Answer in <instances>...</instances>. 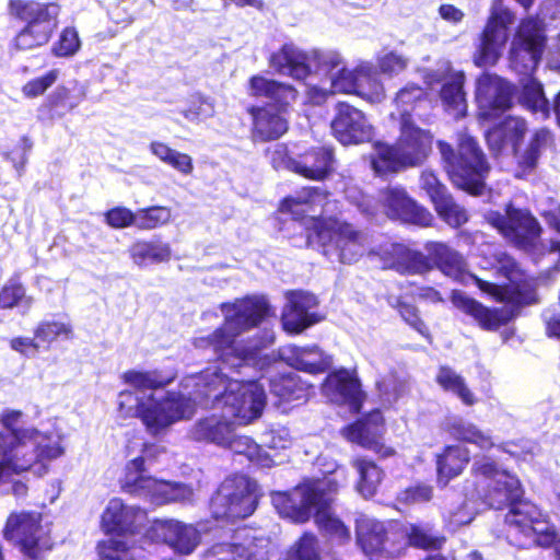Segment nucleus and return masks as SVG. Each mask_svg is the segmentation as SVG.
<instances>
[{"label":"nucleus","mask_w":560,"mask_h":560,"mask_svg":"<svg viewBox=\"0 0 560 560\" xmlns=\"http://www.w3.org/2000/svg\"><path fill=\"white\" fill-rule=\"evenodd\" d=\"M438 148L453 184L471 195H481L490 166L476 140L466 132H459L457 154L444 141H439Z\"/></svg>","instance_id":"9d476101"},{"label":"nucleus","mask_w":560,"mask_h":560,"mask_svg":"<svg viewBox=\"0 0 560 560\" xmlns=\"http://www.w3.org/2000/svg\"><path fill=\"white\" fill-rule=\"evenodd\" d=\"M486 139H487V142H488V145H489V149L498 154L500 152L503 151V149L510 144L509 143V140L506 139V137L504 136V132L500 126V124L495 127H493L492 129H490L487 135H486Z\"/></svg>","instance_id":"774afa93"},{"label":"nucleus","mask_w":560,"mask_h":560,"mask_svg":"<svg viewBox=\"0 0 560 560\" xmlns=\"http://www.w3.org/2000/svg\"><path fill=\"white\" fill-rule=\"evenodd\" d=\"M357 80V67L352 70L346 66L338 69L336 73H331L330 79V92L332 93H345L354 94Z\"/></svg>","instance_id":"3c124183"},{"label":"nucleus","mask_w":560,"mask_h":560,"mask_svg":"<svg viewBox=\"0 0 560 560\" xmlns=\"http://www.w3.org/2000/svg\"><path fill=\"white\" fill-rule=\"evenodd\" d=\"M434 207L439 215L451 226H460L468 220L466 210L454 202L450 194L439 200Z\"/></svg>","instance_id":"09e8293b"},{"label":"nucleus","mask_w":560,"mask_h":560,"mask_svg":"<svg viewBox=\"0 0 560 560\" xmlns=\"http://www.w3.org/2000/svg\"><path fill=\"white\" fill-rule=\"evenodd\" d=\"M381 199L385 212L390 219H398L420 226H428L432 222V214L418 206L399 187H390L382 191Z\"/></svg>","instance_id":"a878e982"},{"label":"nucleus","mask_w":560,"mask_h":560,"mask_svg":"<svg viewBox=\"0 0 560 560\" xmlns=\"http://www.w3.org/2000/svg\"><path fill=\"white\" fill-rule=\"evenodd\" d=\"M237 423L225 417L224 412L212 413L199 419L190 429L189 435L198 442L212 443L218 446H225L229 436L235 431Z\"/></svg>","instance_id":"c85d7f7f"},{"label":"nucleus","mask_w":560,"mask_h":560,"mask_svg":"<svg viewBox=\"0 0 560 560\" xmlns=\"http://www.w3.org/2000/svg\"><path fill=\"white\" fill-rule=\"evenodd\" d=\"M500 126L516 155L520 150V144L528 129L526 120L521 117L509 116Z\"/></svg>","instance_id":"8fccbe9b"},{"label":"nucleus","mask_w":560,"mask_h":560,"mask_svg":"<svg viewBox=\"0 0 560 560\" xmlns=\"http://www.w3.org/2000/svg\"><path fill=\"white\" fill-rule=\"evenodd\" d=\"M179 113L186 120L198 124L214 115V103L210 97L194 94L189 98L188 107L180 109Z\"/></svg>","instance_id":"49530a36"},{"label":"nucleus","mask_w":560,"mask_h":560,"mask_svg":"<svg viewBox=\"0 0 560 560\" xmlns=\"http://www.w3.org/2000/svg\"><path fill=\"white\" fill-rule=\"evenodd\" d=\"M24 299L26 306H31L32 299L25 298V290L21 284L11 283L0 292V308H11Z\"/></svg>","instance_id":"13d9d810"},{"label":"nucleus","mask_w":560,"mask_h":560,"mask_svg":"<svg viewBox=\"0 0 560 560\" xmlns=\"http://www.w3.org/2000/svg\"><path fill=\"white\" fill-rule=\"evenodd\" d=\"M423 91L420 86L411 84L402 88L396 95L395 105L399 115L400 125L410 120V114L423 102Z\"/></svg>","instance_id":"37998d69"},{"label":"nucleus","mask_w":560,"mask_h":560,"mask_svg":"<svg viewBox=\"0 0 560 560\" xmlns=\"http://www.w3.org/2000/svg\"><path fill=\"white\" fill-rule=\"evenodd\" d=\"M224 447L246 456L249 462L262 468H270L276 464V460L249 436L235 435L233 432Z\"/></svg>","instance_id":"e433bc0d"},{"label":"nucleus","mask_w":560,"mask_h":560,"mask_svg":"<svg viewBox=\"0 0 560 560\" xmlns=\"http://www.w3.org/2000/svg\"><path fill=\"white\" fill-rule=\"evenodd\" d=\"M59 78V70H49L44 75L28 81L22 89L27 97H36L44 94Z\"/></svg>","instance_id":"5fc2aeb1"},{"label":"nucleus","mask_w":560,"mask_h":560,"mask_svg":"<svg viewBox=\"0 0 560 560\" xmlns=\"http://www.w3.org/2000/svg\"><path fill=\"white\" fill-rule=\"evenodd\" d=\"M470 459V453L467 447L460 445L447 446L444 452L438 456V472L440 480L445 479V483L458 476Z\"/></svg>","instance_id":"c9c22d12"},{"label":"nucleus","mask_w":560,"mask_h":560,"mask_svg":"<svg viewBox=\"0 0 560 560\" xmlns=\"http://www.w3.org/2000/svg\"><path fill=\"white\" fill-rule=\"evenodd\" d=\"M10 347L26 358H35L40 350L39 342L35 337H15L11 339Z\"/></svg>","instance_id":"680f3d73"},{"label":"nucleus","mask_w":560,"mask_h":560,"mask_svg":"<svg viewBox=\"0 0 560 560\" xmlns=\"http://www.w3.org/2000/svg\"><path fill=\"white\" fill-rule=\"evenodd\" d=\"M555 143L553 133L545 127L536 129L523 151L516 153V160L520 167L524 171H533L544 151L551 148Z\"/></svg>","instance_id":"2f4dec72"},{"label":"nucleus","mask_w":560,"mask_h":560,"mask_svg":"<svg viewBox=\"0 0 560 560\" xmlns=\"http://www.w3.org/2000/svg\"><path fill=\"white\" fill-rule=\"evenodd\" d=\"M143 472V457L131 458L126 464L125 474L121 478L122 489L128 493L143 497L156 505L192 500L194 492L188 486L158 480L151 476H145Z\"/></svg>","instance_id":"2eb2a0df"},{"label":"nucleus","mask_w":560,"mask_h":560,"mask_svg":"<svg viewBox=\"0 0 560 560\" xmlns=\"http://www.w3.org/2000/svg\"><path fill=\"white\" fill-rule=\"evenodd\" d=\"M147 524L145 511L127 506L120 499H112L102 514V525L106 532L118 533L98 545L103 560H136L138 549L130 546L121 534L140 532Z\"/></svg>","instance_id":"f8f14e48"},{"label":"nucleus","mask_w":560,"mask_h":560,"mask_svg":"<svg viewBox=\"0 0 560 560\" xmlns=\"http://www.w3.org/2000/svg\"><path fill=\"white\" fill-rule=\"evenodd\" d=\"M259 499L255 480L244 475L226 478L211 499L215 518H244L254 513Z\"/></svg>","instance_id":"dca6fc26"},{"label":"nucleus","mask_w":560,"mask_h":560,"mask_svg":"<svg viewBox=\"0 0 560 560\" xmlns=\"http://www.w3.org/2000/svg\"><path fill=\"white\" fill-rule=\"evenodd\" d=\"M339 489L337 476L307 480L290 492H273L271 501L282 517L294 523H305L314 514L315 523L327 535L340 542L350 539V529L330 509Z\"/></svg>","instance_id":"39448f33"},{"label":"nucleus","mask_w":560,"mask_h":560,"mask_svg":"<svg viewBox=\"0 0 560 560\" xmlns=\"http://www.w3.org/2000/svg\"><path fill=\"white\" fill-rule=\"evenodd\" d=\"M432 498V489L429 486H418L404 491L399 499L406 503L427 502Z\"/></svg>","instance_id":"338daca9"},{"label":"nucleus","mask_w":560,"mask_h":560,"mask_svg":"<svg viewBox=\"0 0 560 560\" xmlns=\"http://www.w3.org/2000/svg\"><path fill=\"white\" fill-rule=\"evenodd\" d=\"M34 337L40 349L48 350L58 338L71 339L72 326L59 320H42L34 329Z\"/></svg>","instance_id":"a19ab883"},{"label":"nucleus","mask_w":560,"mask_h":560,"mask_svg":"<svg viewBox=\"0 0 560 560\" xmlns=\"http://www.w3.org/2000/svg\"><path fill=\"white\" fill-rule=\"evenodd\" d=\"M105 221L114 229L136 226V212L126 207H115L105 213Z\"/></svg>","instance_id":"6e6d98bb"},{"label":"nucleus","mask_w":560,"mask_h":560,"mask_svg":"<svg viewBox=\"0 0 560 560\" xmlns=\"http://www.w3.org/2000/svg\"><path fill=\"white\" fill-rule=\"evenodd\" d=\"M546 45L545 26L538 18H526L520 23L511 43L510 67L523 74L520 101L533 113L550 116L549 102L545 96L542 84L530 74L538 66Z\"/></svg>","instance_id":"0eeeda50"},{"label":"nucleus","mask_w":560,"mask_h":560,"mask_svg":"<svg viewBox=\"0 0 560 560\" xmlns=\"http://www.w3.org/2000/svg\"><path fill=\"white\" fill-rule=\"evenodd\" d=\"M221 311L224 315L222 327L206 337L196 338V348H211L225 364L237 368L254 362L260 350L273 343L275 332L270 329H264L247 345L236 341V337L258 326L269 315L270 306L265 296L250 295L223 303Z\"/></svg>","instance_id":"20e7f679"},{"label":"nucleus","mask_w":560,"mask_h":560,"mask_svg":"<svg viewBox=\"0 0 560 560\" xmlns=\"http://www.w3.org/2000/svg\"><path fill=\"white\" fill-rule=\"evenodd\" d=\"M384 419L378 410H373L364 419L342 429V435L350 442L374 451L382 457L394 454V450L383 443Z\"/></svg>","instance_id":"5701e85b"},{"label":"nucleus","mask_w":560,"mask_h":560,"mask_svg":"<svg viewBox=\"0 0 560 560\" xmlns=\"http://www.w3.org/2000/svg\"><path fill=\"white\" fill-rule=\"evenodd\" d=\"M354 94L371 103H380L385 98V89L371 62L362 61L357 66Z\"/></svg>","instance_id":"473e14b6"},{"label":"nucleus","mask_w":560,"mask_h":560,"mask_svg":"<svg viewBox=\"0 0 560 560\" xmlns=\"http://www.w3.org/2000/svg\"><path fill=\"white\" fill-rule=\"evenodd\" d=\"M172 211L167 207L153 206L136 211V226L140 230H154L171 221Z\"/></svg>","instance_id":"a18cd8bd"},{"label":"nucleus","mask_w":560,"mask_h":560,"mask_svg":"<svg viewBox=\"0 0 560 560\" xmlns=\"http://www.w3.org/2000/svg\"><path fill=\"white\" fill-rule=\"evenodd\" d=\"M513 86L497 74L485 73L476 83V102L481 119H493L511 107Z\"/></svg>","instance_id":"412c9836"},{"label":"nucleus","mask_w":560,"mask_h":560,"mask_svg":"<svg viewBox=\"0 0 560 560\" xmlns=\"http://www.w3.org/2000/svg\"><path fill=\"white\" fill-rule=\"evenodd\" d=\"M432 148L429 131L416 127L410 120L400 125V137L395 147L377 143L371 159V165L378 175L395 173L405 166L422 163Z\"/></svg>","instance_id":"9b49d317"},{"label":"nucleus","mask_w":560,"mask_h":560,"mask_svg":"<svg viewBox=\"0 0 560 560\" xmlns=\"http://www.w3.org/2000/svg\"><path fill=\"white\" fill-rule=\"evenodd\" d=\"M271 542L265 537H245L242 542L212 546L202 560H269Z\"/></svg>","instance_id":"bb28decb"},{"label":"nucleus","mask_w":560,"mask_h":560,"mask_svg":"<svg viewBox=\"0 0 560 560\" xmlns=\"http://www.w3.org/2000/svg\"><path fill=\"white\" fill-rule=\"evenodd\" d=\"M130 257L138 266L150 262L166 261L171 257V247L161 242L138 241L129 248Z\"/></svg>","instance_id":"58836bf2"},{"label":"nucleus","mask_w":560,"mask_h":560,"mask_svg":"<svg viewBox=\"0 0 560 560\" xmlns=\"http://www.w3.org/2000/svg\"><path fill=\"white\" fill-rule=\"evenodd\" d=\"M149 534L153 539L163 541L180 553H190L200 542V533L192 525L175 520H156Z\"/></svg>","instance_id":"b1692460"},{"label":"nucleus","mask_w":560,"mask_h":560,"mask_svg":"<svg viewBox=\"0 0 560 560\" xmlns=\"http://www.w3.org/2000/svg\"><path fill=\"white\" fill-rule=\"evenodd\" d=\"M400 316L406 320L411 327H413L419 334L424 337H429V330L424 323L418 316L417 310L415 306L401 303L399 305Z\"/></svg>","instance_id":"0e129e2a"},{"label":"nucleus","mask_w":560,"mask_h":560,"mask_svg":"<svg viewBox=\"0 0 560 560\" xmlns=\"http://www.w3.org/2000/svg\"><path fill=\"white\" fill-rule=\"evenodd\" d=\"M451 434L458 440L471 443L481 450H489L494 446L490 435L481 431L477 425L464 420H455L451 424Z\"/></svg>","instance_id":"79ce46f5"},{"label":"nucleus","mask_w":560,"mask_h":560,"mask_svg":"<svg viewBox=\"0 0 560 560\" xmlns=\"http://www.w3.org/2000/svg\"><path fill=\"white\" fill-rule=\"evenodd\" d=\"M435 381L445 392L457 396L463 404L467 406L476 404L475 395L468 388L464 377L453 369L441 366L435 376Z\"/></svg>","instance_id":"4c0bfd02"},{"label":"nucleus","mask_w":560,"mask_h":560,"mask_svg":"<svg viewBox=\"0 0 560 560\" xmlns=\"http://www.w3.org/2000/svg\"><path fill=\"white\" fill-rule=\"evenodd\" d=\"M250 92L253 95L267 96L278 104V107L268 105L249 108L253 140L266 142L279 139L288 130L285 107L296 98V91L291 85L254 77L250 80Z\"/></svg>","instance_id":"1a4fd4ad"},{"label":"nucleus","mask_w":560,"mask_h":560,"mask_svg":"<svg viewBox=\"0 0 560 560\" xmlns=\"http://www.w3.org/2000/svg\"><path fill=\"white\" fill-rule=\"evenodd\" d=\"M330 128L334 137L343 145L369 142L374 137V127L366 115L343 102L336 105Z\"/></svg>","instance_id":"6ab92c4d"},{"label":"nucleus","mask_w":560,"mask_h":560,"mask_svg":"<svg viewBox=\"0 0 560 560\" xmlns=\"http://www.w3.org/2000/svg\"><path fill=\"white\" fill-rule=\"evenodd\" d=\"M465 75L463 71L454 70L447 60L440 61L434 70L425 75L430 86L442 83L440 91L441 101L445 109L454 117H463L466 114L467 104L463 91Z\"/></svg>","instance_id":"aec40b11"},{"label":"nucleus","mask_w":560,"mask_h":560,"mask_svg":"<svg viewBox=\"0 0 560 560\" xmlns=\"http://www.w3.org/2000/svg\"><path fill=\"white\" fill-rule=\"evenodd\" d=\"M474 520V509L468 502L463 503L456 509H450L446 515V523L451 530H456L463 525L469 524Z\"/></svg>","instance_id":"052dcab7"},{"label":"nucleus","mask_w":560,"mask_h":560,"mask_svg":"<svg viewBox=\"0 0 560 560\" xmlns=\"http://www.w3.org/2000/svg\"><path fill=\"white\" fill-rule=\"evenodd\" d=\"M80 48V39L74 28L67 27L62 31L59 40L54 45L52 52L58 57L74 55Z\"/></svg>","instance_id":"864d4df0"},{"label":"nucleus","mask_w":560,"mask_h":560,"mask_svg":"<svg viewBox=\"0 0 560 560\" xmlns=\"http://www.w3.org/2000/svg\"><path fill=\"white\" fill-rule=\"evenodd\" d=\"M514 21V14L499 3H494L488 23L481 35V43L475 55L478 67L494 65L508 42V26Z\"/></svg>","instance_id":"a211bd4d"},{"label":"nucleus","mask_w":560,"mask_h":560,"mask_svg":"<svg viewBox=\"0 0 560 560\" xmlns=\"http://www.w3.org/2000/svg\"><path fill=\"white\" fill-rule=\"evenodd\" d=\"M164 163L172 166L173 168H175L176 171L184 175L191 174L194 170L191 156L186 153L176 151L174 149L172 150V152L170 153Z\"/></svg>","instance_id":"e2e57ef3"},{"label":"nucleus","mask_w":560,"mask_h":560,"mask_svg":"<svg viewBox=\"0 0 560 560\" xmlns=\"http://www.w3.org/2000/svg\"><path fill=\"white\" fill-rule=\"evenodd\" d=\"M270 390L280 400L287 402L305 401L308 396V386L295 373L271 378Z\"/></svg>","instance_id":"f704fd0d"},{"label":"nucleus","mask_w":560,"mask_h":560,"mask_svg":"<svg viewBox=\"0 0 560 560\" xmlns=\"http://www.w3.org/2000/svg\"><path fill=\"white\" fill-rule=\"evenodd\" d=\"M285 560H322L317 537L311 533L303 534L289 548Z\"/></svg>","instance_id":"c03bdc74"},{"label":"nucleus","mask_w":560,"mask_h":560,"mask_svg":"<svg viewBox=\"0 0 560 560\" xmlns=\"http://www.w3.org/2000/svg\"><path fill=\"white\" fill-rule=\"evenodd\" d=\"M497 261L498 271L514 283L518 275V269L515 260L511 256L504 253H500L498 254Z\"/></svg>","instance_id":"69168bd1"},{"label":"nucleus","mask_w":560,"mask_h":560,"mask_svg":"<svg viewBox=\"0 0 560 560\" xmlns=\"http://www.w3.org/2000/svg\"><path fill=\"white\" fill-rule=\"evenodd\" d=\"M380 255V253H376ZM385 266L400 273H424L432 269L428 255L410 249L402 244H390L382 250Z\"/></svg>","instance_id":"cd10ccee"},{"label":"nucleus","mask_w":560,"mask_h":560,"mask_svg":"<svg viewBox=\"0 0 560 560\" xmlns=\"http://www.w3.org/2000/svg\"><path fill=\"white\" fill-rule=\"evenodd\" d=\"M332 151L318 148L304 154L298 163H291L293 172L312 179H323L332 168Z\"/></svg>","instance_id":"7c9ffc66"},{"label":"nucleus","mask_w":560,"mask_h":560,"mask_svg":"<svg viewBox=\"0 0 560 560\" xmlns=\"http://www.w3.org/2000/svg\"><path fill=\"white\" fill-rule=\"evenodd\" d=\"M287 304L282 311L281 322L288 332L300 334L322 320L315 311L317 298L308 292L292 291L285 294Z\"/></svg>","instance_id":"4be33fe9"},{"label":"nucleus","mask_w":560,"mask_h":560,"mask_svg":"<svg viewBox=\"0 0 560 560\" xmlns=\"http://www.w3.org/2000/svg\"><path fill=\"white\" fill-rule=\"evenodd\" d=\"M270 66L277 72L296 80L306 79L313 70L327 72L330 80L331 73H336L346 63L337 51H303L294 45L285 44L271 55Z\"/></svg>","instance_id":"4468645a"},{"label":"nucleus","mask_w":560,"mask_h":560,"mask_svg":"<svg viewBox=\"0 0 560 560\" xmlns=\"http://www.w3.org/2000/svg\"><path fill=\"white\" fill-rule=\"evenodd\" d=\"M472 472L477 478H482L487 490L481 492L474 490L466 493L468 501L482 499L491 508L502 509L510 505V512L505 516V523L525 536L537 532L540 512L537 506L528 501L520 500L523 493L520 480L504 469H500L489 457L475 460Z\"/></svg>","instance_id":"423d86ee"},{"label":"nucleus","mask_w":560,"mask_h":560,"mask_svg":"<svg viewBox=\"0 0 560 560\" xmlns=\"http://www.w3.org/2000/svg\"><path fill=\"white\" fill-rule=\"evenodd\" d=\"M50 533V525L42 523V514L28 511L12 512L3 528L4 538L16 544L32 559L52 548Z\"/></svg>","instance_id":"f3484780"},{"label":"nucleus","mask_w":560,"mask_h":560,"mask_svg":"<svg viewBox=\"0 0 560 560\" xmlns=\"http://www.w3.org/2000/svg\"><path fill=\"white\" fill-rule=\"evenodd\" d=\"M121 377L128 388L118 395L120 415L140 418L154 434L190 418L196 405L208 398H213L214 410L224 412L238 425L258 419L266 406V393L260 383L232 380L217 366L185 376L180 392H161L175 381L174 371L130 370Z\"/></svg>","instance_id":"f257e3e1"},{"label":"nucleus","mask_w":560,"mask_h":560,"mask_svg":"<svg viewBox=\"0 0 560 560\" xmlns=\"http://www.w3.org/2000/svg\"><path fill=\"white\" fill-rule=\"evenodd\" d=\"M420 185L423 190L429 195L433 205L446 196L447 189L441 184L434 173L430 171H423L420 177Z\"/></svg>","instance_id":"4d7b16f0"},{"label":"nucleus","mask_w":560,"mask_h":560,"mask_svg":"<svg viewBox=\"0 0 560 560\" xmlns=\"http://www.w3.org/2000/svg\"><path fill=\"white\" fill-rule=\"evenodd\" d=\"M281 358L296 370L311 374L324 372L331 364L330 357L326 355L318 347L287 346L280 351Z\"/></svg>","instance_id":"c756f323"},{"label":"nucleus","mask_w":560,"mask_h":560,"mask_svg":"<svg viewBox=\"0 0 560 560\" xmlns=\"http://www.w3.org/2000/svg\"><path fill=\"white\" fill-rule=\"evenodd\" d=\"M323 394L331 402L348 404L351 411L359 412L363 399L360 382L354 374L346 369L330 373L322 387Z\"/></svg>","instance_id":"393cba45"},{"label":"nucleus","mask_w":560,"mask_h":560,"mask_svg":"<svg viewBox=\"0 0 560 560\" xmlns=\"http://www.w3.org/2000/svg\"><path fill=\"white\" fill-rule=\"evenodd\" d=\"M377 388L383 400L392 404L409 392V382L405 377L389 374L377 382Z\"/></svg>","instance_id":"de8ad7c7"},{"label":"nucleus","mask_w":560,"mask_h":560,"mask_svg":"<svg viewBox=\"0 0 560 560\" xmlns=\"http://www.w3.org/2000/svg\"><path fill=\"white\" fill-rule=\"evenodd\" d=\"M9 14L23 22L14 38L18 49H33L47 44L58 25L59 7L35 0H10Z\"/></svg>","instance_id":"ddd939ff"},{"label":"nucleus","mask_w":560,"mask_h":560,"mask_svg":"<svg viewBox=\"0 0 560 560\" xmlns=\"http://www.w3.org/2000/svg\"><path fill=\"white\" fill-rule=\"evenodd\" d=\"M353 467L358 470L360 479L358 491L364 497L370 498L375 494L383 479V471L370 459L355 458Z\"/></svg>","instance_id":"ea45409f"},{"label":"nucleus","mask_w":560,"mask_h":560,"mask_svg":"<svg viewBox=\"0 0 560 560\" xmlns=\"http://www.w3.org/2000/svg\"><path fill=\"white\" fill-rule=\"evenodd\" d=\"M541 215L560 234V205H550L548 209L541 210ZM486 220L517 247L546 257L548 262L553 264L552 271L560 272V241L550 242L548 247L538 245L541 228L527 211L509 206L504 215L490 211L486 214Z\"/></svg>","instance_id":"6e6552de"},{"label":"nucleus","mask_w":560,"mask_h":560,"mask_svg":"<svg viewBox=\"0 0 560 560\" xmlns=\"http://www.w3.org/2000/svg\"><path fill=\"white\" fill-rule=\"evenodd\" d=\"M408 66V59L395 51L386 52L377 58V68L386 77L401 73Z\"/></svg>","instance_id":"603ef678"},{"label":"nucleus","mask_w":560,"mask_h":560,"mask_svg":"<svg viewBox=\"0 0 560 560\" xmlns=\"http://www.w3.org/2000/svg\"><path fill=\"white\" fill-rule=\"evenodd\" d=\"M402 533L408 545L418 549L439 550L445 542V537L429 523H408Z\"/></svg>","instance_id":"72a5a7b5"},{"label":"nucleus","mask_w":560,"mask_h":560,"mask_svg":"<svg viewBox=\"0 0 560 560\" xmlns=\"http://www.w3.org/2000/svg\"><path fill=\"white\" fill-rule=\"evenodd\" d=\"M326 199L319 189L304 188L296 196L288 197L280 207L294 220L308 217L307 244L322 253L331 262L358 261L370 247L369 235L352 224L334 219H317L316 208H323Z\"/></svg>","instance_id":"7ed1b4c3"},{"label":"nucleus","mask_w":560,"mask_h":560,"mask_svg":"<svg viewBox=\"0 0 560 560\" xmlns=\"http://www.w3.org/2000/svg\"><path fill=\"white\" fill-rule=\"evenodd\" d=\"M264 443L273 451H284L292 446L293 439L287 428L271 429L264 434Z\"/></svg>","instance_id":"bf43d9fd"},{"label":"nucleus","mask_w":560,"mask_h":560,"mask_svg":"<svg viewBox=\"0 0 560 560\" xmlns=\"http://www.w3.org/2000/svg\"><path fill=\"white\" fill-rule=\"evenodd\" d=\"M424 249L432 269L438 268L443 275L456 281L466 282L471 279L482 292L506 304L502 308L491 310L459 292L453 293V304L470 315L483 329L497 330L514 316L515 308L537 302L535 292H524L518 287L492 283L470 275L463 255L445 243L428 242Z\"/></svg>","instance_id":"f03ea898"}]
</instances>
